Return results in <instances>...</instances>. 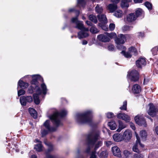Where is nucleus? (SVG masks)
Listing matches in <instances>:
<instances>
[{"mask_svg":"<svg viewBox=\"0 0 158 158\" xmlns=\"http://www.w3.org/2000/svg\"><path fill=\"white\" fill-rule=\"evenodd\" d=\"M53 113L49 117L50 119L56 126L62 125V123L60 120V118L66 114L67 111L65 110H63L60 113H59L56 109H53Z\"/></svg>","mask_w":158,"mask_h":158,"instance_id":"nucleus-3","label":"nucleus"},{"mask_svg":"<svg viewBox=\"0 0 158 158\" xmlns=\"http://www.w3.org/2000/svg\"><path fill=\"white\" fill-rule=\"evenodd\" d=\"M158 50V47L156 46L152 48L151 50V52L153 55H156L157 54V51Z\"/></svg>","mask_w":158,"mask_h":158,"instance_id":"nucleus-43","label":"nucleus"},{"mask_svg":"<svg viewBox=\"0 0 158 158\" xmlns=\"http://www.w3.org/2000/svg\"><path fill=\"white\" fill-rule=\"evenodd\" d=\"M118 1H116L113 3L109 4L107 6V8L111 13L114 12L117 9V3Z\"/></svg>","mask_w":158,"mask_h":158,"instance_id":"nucleus-17","label":"nucleus"},{"mask_svg":"<svg viewBox=\"0 0 158 158\" xmlns=\"http://www.w3.org/2000/svg\"><path fill=\"white\" fill-rule=\"evenodd\" d=\"M132 133L131 130L127 129L124 132L122 135L123 140L126 142L129 141L131 138Z\"/></svg>","mask_w":158,"mask_h":158,"instance_id":"nucleus-14","label":"nucleus"},{"mask_svg":"<svg viewBox=\"0 0 158 158\" xmlns=\"http://www.w3.org/2000/svg\"><path fill=\"white\" fill-rule=\"evenodd\" d=\"M98 18L99 22L102 23H107V21L106 16L104 15H98Z\"/></svg>","mask_w":158,"mask_h":158,"instance_id":"nucleus-22","label":"nucleus"},{"mask_svg":"<svg viewBox=\"0 0 158 158\" xmlns=\"http://www.w3.org/2000/svg\"><path fill=\"white\" fill-rule=\"evenodd\" d=\"M25 91L22 89H20L18 91V94L19 96L23 95L25 94Z\"/></svg>","mask_w":158,"mask_h":158,"instance_id":"nucleus-47","label":"nucleus"},{"mask_svg":"<svg viewBox=\"0 0 158 158\" xmlns=\"http://www.w3.org/2000/svg\"><path fill=\"white\" fill-rule=\"evenodd\" d=\"M18 86H20L21 88H23L24 89L27 88L29 85V84L27 82H25L23 81L21 79H20L18 83Z\"/></svg>","mask_w":158,"mask_h":158,"instance_id":"nucleus-27","label":"nucleus"},{"mask_svg":"<svg viewBox=\"0 0 158 158\" xmlns=\"http://www.w3.org/2000/svg\"><path fill=\"white\" fill-rule=\"evenodd\" d=\"M132 28V26L126 25L122 27V30L123 31H128L131 30Z\"/></svg>","mask_w":158,"mask_h":158,"instance_id":"nucleus-36","label":"nucleus"},{"mask_svg":"<svg viewBox=\"0 0 158 158\" xmlns=\"http://www.w3.org/2000/svg\"><path fill=\"white\" fill-rule=\"evenodd\" d=\"M112 151L113 155L114 156L119 157H121V151L119 148L117 146H115L112 147Z\"/></svg>","mask_w":158,"mask_h":158,"instance_id":"nucleus-19","label":"nucleus"},{"mask_svg":"<svg viewBox=\"0 0 158 158\" xmlns=\"http://www.w3.org/2000/svg\"><path fill=\"white\" fill-rule=\"evenodd\" d=\"M113 138L114 140L116 142H119L123 140L122 136L120 134L116 133L114 134Z\"/></svg>","mask_w":158,"mask_h":158,"instance_id":"nucleus-23","label":"nucleus"},{"mask_svg":"<svg viewBox=\"0 0 158 158\" xmlns=\"http://www.w3.org/2000/svg\"><path fill=\"white\" fill-rule=\"evenodd\" d=\"M147 135V133L145 131L142 130L140 132L139 136L142 140H145Z\"/></svg>","mask_w":158,"mask_h":158,"instance_id":"nucleus-28","label":"nucleus"},{"mask_svg":"<svg viewBox=\"0 0 158 158\" xmlns=\"http://www.w3.org/2000/svg\"><path fill=\"white\" fill-rule=\"evenodd\" d=\"M102 28L105 31H107L108 30V28L107 27H106L105 26L103 25L101 26Z\"/></svg>","mask_w":158,"mask_h":158,"instance_id":"nucleus-55","label":"nucleus"},{"mask_svg":"<svg viewBox=\"0 0 158 158\" xmlns=\"http://www.w3.org/2000/svg\"><path fill=\"white\" fill-rule=\"evenodd\" d=\"M107 48L108 50L110 51H113L115 50V47L114 45L109 44H108Z\"/></svg>","mask_w":158,"mask_h":158,"instance_id":"nucleus-40","label":"nucleus"},{"mask_svg":"<svg viewBox=\"0 0 158 158\" xmlns=\"http://www.w3.org/2000/svg\"><path fill=\"white\" fill-rule=\"evenodd\" d=\"M29 112L31 115L34 118H36L37 116V113L36 110L32 108H29Z\"/></svg>","mask_w":158,"mask_h":158,"instance_id":"nucleus-30","label":"nucleus"},{"mask_svg":"<svg viewBox=\"0 0 158 158\" xmlns=\"http://www.w3.org/2000/svg\"><path fill=\"white\" fill-rule=\"evenodd\" d=\"M115 25L114 24L111 23H110L109 26V30L111 31H113L115 28Z\"/></svg>","mask_w":158,"mask_h":158,"instance_id":"nucleus-49","label":"nucleus"},{"mask_svg":"<svg viewBox=\"0 0 158 158\" xmlns=\"http://www.w3.org/2000/svg\"><path fill=\"white\" fill-rule=\"evenodd\" d=\"M90 31L93 33H96L98 32V30L94 26H92L90 29Z\"/></svg>","mask_w":158,"mask_h":158,"instance_id":"nucleus-42","label":"nucleus"},{"mask_svg":"<svg viewBox=\"0 0 158 158\" xmlns=\"http://www.w3.org/2000/svg\"><path fill=\"white\" fill-rule=\"evenodd\" d=\"M127 77L131 81H135L138 80L139 73L137 71L133 70L128 73Z\"/></svg>","mask_w":158,"mask_h":158,"instance_id":"nucleus-12","label":"nucleus"},{"mask_svg":"<svg viewBox=\"0 0 158 158\" xmlns=\"http://www.w3.org/2000/svg\"><path fill=\"white\" fill-rule=\"evenodd\" d=\"M36 93L34 94L33 95V97L34 98V102L36 104L38 105L40 103V100L39 98V95L41 94H39L38 93L36 92Z\"/></svg>","mask_w":158,"mask_h":158,"instance_id":"nucleus-26","label":"nucleus"},{"mask_svg":"<svg viewBox=\"0 0 158 158\" xmlns=\"http://www.w3.org/2000/svg\"><path fill=\"white\" fill-rule=\"evenodd\" d=\"M77 14L76 17L73 18L72 19V23H75L76 25V28L81 30L78 33V38L81 39L83 38L89 36L88 32L89 29L84 27L83 23L82 21H79L77 19V16L79 15V13L78 11H77Z\"/></svg>","mask_w":158,"mask_h":158,"instance_id":"nucleus-2","label":"nucleus"},{"mask_svg":"<svg viewBox=\"0 0 158 158\" xmlns=\"http://www.w3.org/2000/svg\"><path fill=\"white\" fill-rule=\"evenodd\" d=\"M155 130L156 134L158 135V126L155 128Z\"/></svg>","mask_w":158,"mask_h":158,"instance_id":"nucleus-62","label":"nucleus"},{"mask_svg":"<svg viewBox=\"0 0 158 158\" xmlns=\"http://www.w3.org/2000/svg\"><path fill=\"white\" fill-rule=\"evenodd\" d=\"M117 117L118 118L123 120L126 122H129L131 120L130 117L124 113H119L117 115Z\"/></svg>","mask_w":158,"mask_h":158,"instance_id":"nucleus-16","label":"nucleus"},{"mask_svg":"<svg viewBox=\"0 0 158 158\" xmlns=\"http://www.w3.org/2000/svg\"><path fill=\"white\" fill-rule=\"evenodd\" d=\"M139 36L141 37H142L144 36V34L143 33L139 32Z\"/></svg>","mask_w":158,"mask_h":158,"instance_id":"nucleus-61","label":"nucleus"},{"mask_svg":"<svg viewBox=\"0 0 158 158\" xmlns=\"http://www.w3.org/2000/svg\"><path fill=\"white\" fill-rule=\"evenodd\" d=\"M142 1H134L135 3H141L142 2Z\"/></svg>","mask_w":158,"mask_h":158,"instance_id":"nucleus-57","label":"nucleus"},{"mask_svg":"<svg viewBox=\"0 0 158 158\" xmlns=\"http://www.w3.org/2000/svg\"><path fill=\"white\" fill-rule=\"evenodd\" d=\"M34 148L38 152H40L43 150V147L41 143L40 142L37 144H36L35 145Z\"/></svg>","mask_w":158,"mask_h":158,"instance_id":"nucleus-32","label":"nucleus"},{"mask_svg":"<svg viewBox=\"0 0 158 158\" xmlns=\"http://www.w3.org/2000/svg\"><path fill=\"white\" fill-rule=\"evenodd\" d=\"M130 127H131L133 130H135V126L134 124L132 123H130Z\"/></svg>","mask_w":158,"mask_h":158,"instance_id":"nucleus-53","label":"nucleus"},{"mask_svg":"<svg viewBox=\"0 0 158 158\" xmlns=\"http://www.w3.org/2000/svg\"><path fill=\"white\" fill-rule=\"evenodd\" d=\"M53 149V146L51 144H49V148L48 149V151L50 152L52 151Z\"/></svg>","mask_w":158,"mask_h":158,"instance_id":"nucleus-56","label":"nucleus"},{"mask_svg":"<svg viewBox=\"0 0 158 158\" xmlns=\"http://www.w3.org/2000/svg\"><path fill=\"white\" fill-rule=\"evenodd\" d=\"M132 92L134 94H139L141 90V87L138 84H135L132 87Z\"/></svg>","mask_w":158,"mask_h":158,"instance_id":"nucleus-20","label":"nucleus"},{"mask_svg":"<svg viewBox=\"0 0 158 158\" xmlns=\"http://www.w3.org/2000/svg\"><path fill=\"white\" fill-rule=\"evenodd\" d=\"M148 106L149 107L148 111V114L152 117L154 116L158 111L157 109L152 103L149 104Z\"/></svg>","mask_w":158,"mask_h":158,"instance_id":"nucleus-15","label":"nucleus"},{"mask_svg":"<svg viewBox=\"0 0 158 158\" xmlns=\"http://www.w3.org/2000/svg\"><path fill=\"white\" fill-rule=\"evenodd\" d=\"M146 61L145 58H139L136 62V66L138 68H141L146 64Z\"/></svg>","mask_w":158,"mask_h":158,"instance_id":"nucleus-18","label":"nucleus"},{"mask_svg":"<svg viewBox=\"0 0 158 158\" xmlns=\"http://www.w3.org/2000/svg\"><path fill=\"white\" fill-rule=\"evenodd\" d=\"M87 139V141L88 142V146L87 147V149H86L85 150V152L87 153H89L90 152L91 148H93V146L92 144H89V140Z\"/></svg>","mask_w":158,"mask_h":158,"instance_id":"nucleus-38","label":"nucleus"},{"mask_svg":"<svg viewBox=\"0 0 158 158\" xmlns=\"http://www.w3.org/2000/svg\"><path fill=\"white\" fill-rule=\"evenodd\" d=\"M130 1H121L120 3L121 7L122 8H127L129 6V3Z\"/></svg>","mask_w":158,"mask_h":158,"instance_id":"nucleus-25","label":"nucleus"},{"mask_svg":"<svg viewBox=\"0 0 158 158\" xmlns=\"http://www.w3.org/2000/svg\"><path fill=\"white\" fill-rule=\"evenodd\" d=\"M40 87L41 89L38 86V85H36L35 86L34 89L31 88V90L29 89V90L30 91L29 93H32L34 90H35L36 92L39 94H42L44 95H45L48 90L46 85L44 83H43L41 85Z\"/></svg>","mask_w":158,"mask_h":158,"instance_id":"nucleus-7","label":"nucleus"},{"mask_svg":"<svg viewBox=\"0 0 158 158\" xmlns=\"http://www.w3.org/2000/svg\"><path fill=\"white\" fill-rule=\"evenodd\" d=\"M92 110H89L82 113H77L74 117L76 122L79 124H83L90 123L92 120Z\"/></svg>","mask_w":158,"mask_h":158,"instance_id":"nucleus-1","label":"nucleus"},{"mask_svg":"<svg viewBox=\"0 0 158 158\" xmlns=\"http://www.w3.org/2000/svg\"><path fill=\"white\" fill-rule=\"evenodd\" d=\"M89 18L90 20L95 23L97 22V20L96 17L93 15H90L89 16Z\"/></svg>","mask_w":158,"mask_h":158,"instance_id":"nucleus-35","label":"nucleus"},{"mask_svg":"<svg viewBox=\"0 0 158 158\" xmlns=\"http://www.w3.org/2000/svg\"><path fill=\"white\" fill-rule=\"evenodd\" d=\"M31 158H37V156L35 155H33L31 156Z\"/></svg>","mask_w":158,"mask_h":158,"instance_id":"nucleus-63","label":"nucleus"},{"mask_svg":"<svg viewBox=\"0 0 158 158\" xmlns=\"http://www.w3.org/2000/svg\"><path fill=\"white\" fill-rule=\"evenodd\" d=\"M123 12L120 10H118L115 11L114 14V15L117 17L121 18L123 15Z\"/></svg>","mask_w":158,"mask_h":158,"instance_id":"nucleus-31","label":"nucleus"},{"mask_svg":"<svg viewBox=\"0 0 158 158\" xmlns=\"http://www.w3.org/2000/svg\"><path fill=\"white\" fill-rule=\"evenodd\" d=\"M118 122L119 124L118 128L117 130V131L120 132L123 129L127 127V125L120 120H119Z\"/></svg>","mask_w":158,"mask_h":158,"instance_id":"nucleus-24","label":"nucleus"},{"mask_svg":"<svg viewBox=\"0 0 158 158\" xmlns=\"http://www.w3.org/2000/svg\"><path fill=\"white\" fill-rule=\"evenodd\" d=\"M137 18L134 13H131L127 15V20L128 22H131L135 20Z\"/></svg>","mask_w":158,"mask_h":158,"instance_id":"nucleus-21","label":"nucleus"},{"mask_svg":"<svg viewBox=\"0 0 158 158\" xmlns=\"http://www.w3.org/2000/svg\"><path fill=\"white\" fill-rule=\"evenodd\" d=\"M25 98L27 102H31L33 101L32 98L31 96H28L26 97H25Z\"/></svg>","mask_w":158,"mask_h":158,"instance_id":"nucleus-48","label":"nucleus"},{"mask_svg":"<svg viewBox=\"0 0 158 158\" xmlns=\"http://www.w3.org/2000/svg\"><path fill=\"white\" fill-rule=\"evenodd\" d=\"M131 36L129 35H124L120 34L118 35V37L115 39V41L117 45V47L118 49L121 50H125L126 48L123 45L120 44H123L126 40V39L130 38Z\"/></svg>","mask_w":158,"mask_h":158,"instance_id":"nucleus-5","label":"nucleus"},{"mask_svg":"<svg viewBox=\"0 0 158 158\" xmlns=\"http://www.w3.org/2000/svg\"><path fill=\"white\" fill-rule=\"evenodd\" d=\"M20 101L21 104L23 106H25L26 105V100L25 99V97L23 96L20 98Z\"/></svg>","mask_w":158,"mask_h":158,"instance_id":"nucleus-37","label":"nucleus"},{"mask_svg":"<svg viewBox=\"0 0 158 158\" xmlns=\"http://www.w3.org/2000/svg\"><path fill=\"white\" fill-rule=\"evenodd\" d=\"M123 154L126 158H129L131 156L132 153L127 150L123 151Z\"/></svg>","mask_w":158,"mask_h":158,"instance_id":"nucleus-34","label":"nucleus"},{"mask_svg":"<svg viewBox=\"0 0 158 158\" xmlns=\"http://www.w3.org/2000/svg\"><path fill=\"white\" fill-rule=\"evenodd\" d=\"M84 1H81V0L78 1V5L80 6H81L80 4L84 3Z\"/></svg>","mask_w":158,"mask_h":158,"instance_id":"nucleus-59","label":"nucleus"},{"mask_svg":"<svg viewBox=\"0 0 158 158\" xmlns=\"http://www.w3.org/2000/svg\"><path fill=\"white\" fill-rule=\"evenodd\" d=\"M106 116L108 118H111L114 116L113 113L112 112H108L106 114Z\"/></svg>","mask_w":158,"mask_h":158,"instance_id":"nucleus-46","label":"nucleus"},{"mask_svg":"<svg viewBox=\"0 0 158 158\" xmlns=\"http://www.w3.org/2000/svg\"><path fill=\"white\" fill-rule=\"evenodd\" d=\"M74 10V9L73 8L72 9H70L69 10V12H72Z\"/></svg>","mask_w":158,"mask_h":158,"instance_id":"nucleus-64","label":"nucleus"},{"mask_svg":"<svg viewBox=\"0 0 158 158\" xmlns=\"http://www.w3.org/2000/svg\"><path fill=\"white\" fill-rule=\"evenodd\" d=\"M135 16H137V17L139 16L143 15L144 12L142 9L138 8L135 11Z\"/></svg>","mask_w":158,"mask_h":158,"instance_id":"nucleus-33","label":"nucleus"},{"mask_svg":"<svg viewBox=\"0 0 158 158\" xmlns=\"http://www.w3.org/2000/svg\"><path fill=\"white\" fill-rule=\"evenodd\" d=\"M27 77L28 78L31 77L32 78V80L31 81V88H32L34 89L35 86L36 85H38L37 80H43V78L39 75H33L32 76L26 75L24 77Z\"/></svg>","mask_w":158,"mask_h":158,"instance_id":"nucleus-10","label":"nucleus"},{"mask_svg":"<svg viewBox=\"0 0 158 158\" xmlns=\"http://www.w3.org/2000/svg\"><path fill=\"white\" fill-rule=\"evenodd\" d=\"M108 155V152L107 151H103L100 153V157L101 158H106Z\"/></svg>","mask_w":158,"mask_h":158,"instance_id":"nucleus-39","label":"nucleus"},{"mask_svg":"<svg viewBox=\"0 0 158 158\" xmlns=\"http://www.w3.org/2000/svg\"><path fill=\"white\" fill-rule=\"evenodd\" d=\"M95 10L96 12L98 13H101L102 12L103 9L101 6L97 5L95 7Z\"/></svg>","mask_w":158,"mask_h":158,"instance_id":"nucleus-41","label":"nucleus"},{"mask_svg":"<svg viewBox=\"0 0 158 158\" xmlns=\"http://www.w3.org/2000/svg\"><path fill=\"white\" fill-rule=\"evenodd\" d=\"M108 125L110 129L112 130H115L117 127V125L114 121H112L108 123Z\"/></svg>","mask_w":158,"mask_h":158,"instance_id":"nucleus-29","label":"nucleus"},{"mask_svg":"<svg viewBox=\"0 0 158 158\" xmlns=\"http://www.w3.org/2000/svg\"><path fill=\"white\" fill-rule=\"evenodd\" d=\"M135 134L137 139V140L136 141V143L134 145L133 147L132 150L135 152L139 153L140 150V149H139V147L140 146L143 148L144 147V145L140 143V138L137 133L136 132H135Z\"/></svg>","mask_w":158,"mask_h":158,"instance_id":"nucleus-11","label":"nucleus"},{"mask_svg":"<svg viewBox=\"0 0 158 158\" xmlns=\"http://www.w3.org/2000/svg\"><path fill=\"white\" fill-rule=\"evenodd\" d=\"M143 156L142 154H135L133 158H143Z\"/></svg>","mask_w":158,"mask_h":158,"instance_id":"nucleus-50","label":"nucleus"},{"mask_svg":"<svg viewBox=\"0 0 158 158\" xmlns=\"http://www.w3.org/2000/svg\"><path fill=\"white\" fill-rule=\"evenodd\" d=\"M100 138L99 132H94L88 134L87 135V138L89 140V144H92L93 146L94 145H95V150L101 146L102 145V141H97V140L99 139Z\"/></svg>","mask_w":158,"mask_h":158,"instance_id":"nucleus-4","label":"nucleus"},{"mask_svg":"<svg viewBox=\"0 0 158 158\" xmlns=\"http://www.w3.org/2000/svg\"><path fill=\"white\" fill-rule=\"evenodd\" d=\"M112 142L110 141H108L106 142V144L107 146L109 147L112 144Z\"/></svg>","mask_w":158,"mask_h":158,"instance_id":"nucleus-52","label":"nucleus"},{"mask_svg":"<svg viewBox=\"0 0 158 158\" xmlns=\"http://www.w3.org/2000/svg\"><path fill=\"white\" fill-rule=\"evenodd\" d=\"M145 6L149 9L151 10L152 9V4L150 2H147L145 3Z\"/></svg>","mask_w":158,"mask_h":158,"instance_id":"nucleus-45","label":"nucleus"},{"mask_svg":"<svg viewBox=\"0 0 158 158\" xmlns=\"http://www.w3.org/2000/svg\"><path fill=\"white\" fill-rule=\"evenodd\" d=\"M90 158H97L95 151H94L92 152Z\"/></svg>","mask_w":158,"mask_h":158,"instance_id":"nucleus-51","label":"nucleus"},{"mask_svg":"<svg viewBox=\"0 0 158 158\" xmlns=\"http://www.w3.org/2000/svg\"><path fill=\"white\" fill-rule=\"evenodd\" d=\"M43 125L47 130H44L41 131V133L43 136L47 134L49 132H53L56 130V128L50 127L49 120H46L44 123Z\"/></svg>","mask_w":158,"mask_h":158,"instance_id":"nucleus-9","label":"nucleus"},{"mask_svg":"<svg viewBox=\"0 0 158 158\" xmlns=\"http://www.w3.org/2000/svg\"><path fill=\"white\" fill-rule=\"evenodd\" d=\"M134 119L136 123L139 125L145 126L146 121L142 115L138 114L135 116Z\"/></svg>","mask_w":158,"mask_h":158,"instance_id":"nucleus-13","label":"nucleus"},{"mask_svg":"<svg viewBox=\"0 0 158 158\" xmlns=\"http://www.w3.org/2000/svg\"><path fill=\"white\" fill-rule=\"evenodd\" d=\"M116 36V34L114 33L109 34L107 32L105 34H100L98 35L97 39L103 42H108L110 40V39Z\"/></svg>","mask_w":158,"mask_h":158,"instance_id":"nucleus-6","label":"nucleus"},{"mask_svg":"<svg viewBox=\"0 0 158 158\" xmlns=\"http://www.w3.org/2000/svg\"><path fill=\"white\" fill-rule=\"evenodd\" d=\"M86 23L89 26H92V23L89 21H87L86 22Z\"/></svg>","mask_w":158,"mask_h":158,"instance_id":"nucleus-58","label":"nucleus"},{"mask_svg":"<svg viewBox=\"0 0 158 158\" xmlns=\"http://www.w3.org/2000/svg\"><path fill=\"white\" fill-rule=\"evenodd\" d=\"M46 156L47 158H55L54 156L50 154L47 155Z\"/></svg>","mask_w":158,"mask_h":158,"instance_id":"nucleus-54","label":"nucleus"},{"mask_svg":"<svg viewBox=\"0 0 158 158\" xmlns=\"http://www.w3.org/2000/svg\"><path fill=\"white\" fill-rule=\"evenodd\" d=\"M127 102L126 101H124L123 102V106L120 107V109L121 110H126L127 108Z\"/></svg>","mask_w":158,"mask_h":158,"instance_id":"nucleus-44","label":"nucleus"},{"mask_svg":"<svg viewBox=\"0 0 158 158\" xmlns=\"http://www.w3.org/2000/svg\"><path fill=\"white\" fill-rule=\"evenodd\" d=\"M122 50L121 53L127 58H130L132 55H136L137 54V51L136 49L134 47H131L129 48L127 52H125L126 50Z\"/></svg>","mask_w":158,"mask_h":158,"instance_id":"nucleus-8","label":"nucleus"},{"mask_svg":"<svg viewBox=\"0 0 158 158\" xmlns=\"http://www.w3.org/2000/svg\"><path fill=\"white\" fill-rule=\"evenodd\" d=\"M87 44V42L85 40H83L82 41V44L83 45H86Z\"/></svg>","mask_w":158,"mask_h":158,"instance_id":"nucleus-60","label":"nucleus"}]
</instances>
